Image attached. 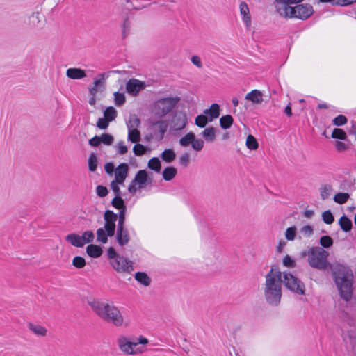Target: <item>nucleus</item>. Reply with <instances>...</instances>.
<instances>
[{
    "mask_svg": "<svg viewBox=\"0 0 356 356\" xmlns=\"http://www.w3.org/2000/svg\"><path fill=\"white\" fill-rule=\"evenodd\" d=\"M330 268L340 297L344 301L349 302L353 295L354 275L351 268L339 262L331 264Z\"/></svg>",
    "mask_w": 356,
    "mask_h": 356,
    "instance_id": "f257e3e1",
    "label": "nucleus"
},
{
    "mask_svg": "<svg viewBox=\"0 0 356 356\" xmlns=\"http://www.w3.org/2000/svg\"><path fill=\"white\" fill-rule=\"evenodd\" d=\"M303 0H275L276 8L279 14L284 17L298 18L302 20L308 19L314 13L313 7L307 3L296 4Z\"/></svg>",
    "mask_w": 356,
    "mask_h": 356,
    "instance_id": "f03ea898",
    "label": "nucleus"
},
{
    "mask_svg": "<svg viewBox=\"0 0 356 356\" xmlns=\"http://www.w3.org/2000/svg\"><path fill=\"white\" fill-rule=\"evenodd\" d=\"M88 304L96 315L104 321L117 327L123 325L124 318L118 308L113 305L95 298L88 300Z\"/></svg>",
    "mask_w": 356,
    "mask_h": 356,
    "instance_id": "7ed1b4c3",
    "label": "nucleus"
},
{
    "mask_svg": "<svg viewBox=\"0 0 356 356\" xmlns=\"http://www.w3.org/2000/svg\"><path fill=\"white\" fill-rule=\"evenodd\" d=\"M301 256L302 257H307L309 265L318 270H326L331 266L327 260L328 252L319 246L309 248L307 250L302 252Z\"/></svg>",
    "mask_w": 356,
    "mask_h": 356,
    "instance_id": "20e7f679",
    "label": "nucleus"
},
{
    "mask_svg": "<svg viewBox=\"0 0 356 356\" xmlns=\"http://www.w3.org/2000/svg\"><path fill=\"white\" fill-rule=\"evenodd\" d=\"M282 284L277 276L271 277L270 274L266 275L264 295L268 303L277 305L282 297Z\"/></svg>",
    "mask_w": 356,
    "mask_h": 356,
    "instance_id": "39448f33",
    "label": "nucleus"
},
{
    "mask_svg": "<svg viewBox=\"0 0 356 356\" xmlns=\"http://www.w3.org/2000/svg\"><path fill=\"white\" fill-rule=\"evenodd\" d=\"M180 101L179 97L161 98L154 102L150 108L152 114L161 119L170 113Z\"/></svg>",
    "mask_w": 356,
    "mask_h": 356,
    "instance_id": "423d86ee",
    "label": "nucleus"
},
{
    "mask_svg": "<svg viewBox=\"0 0 356 356\" xmlns=\"http://www.w3.org/2000/svg\"><path fill=\"white\" fill-rule=\"evenodd\" d=\"M147 343V339L143 336H140L134 341H129L128 338L124 336H121L118 339V344L120 349L129 355H136L143 353L145 348L142 346H138V345H145Z\"/></svg>",
    "mask_w": 356,
    "mask_h": 356,
    "instance_id": "0eeeda50",
    "label": "nucleus"
},
{
    "mask_svg": "<svg viewBox=\"0 0 356 356\" xmlns=\"http://www.w3.org/2000/svg\"><path fill=\"white\" fill-rule=\"evenodd\" d=\"M283 278L282 283L287 289L299 295L305 294V284L297 277L290 273H283Z\"/></svg>",
    "mask_w": 356,
    "mask_h": 356,
    "instance_id": "6e6552de",
    "label": "nucleus"
},
{
    "mask_svg": "<svg viewBox=\"0 0 356 356\" xmlns=\"http://www.w3.org/2000/svg\"><path fill=\"white\" fill-rule=\"evenodd\" d=\"M168 123L166 120H158L151 122L149 129L152 132V136L159 140H161L164 138V135L167 131Z\"/></svg>",
    "mask_w": 356,
    "mask_h": 356,
    "instance_id": "1a4fd4ad",
    "label": "nucleus"
},
{
    "mask_svg": "<svg viewBox=\"0 0 356 356\" xmlns=\"http://www.w3.org/2000/svg\"><path fill=\"white\" fill-rule=\"evenodd\" d=\"M110 263L118 273H131L134 270L132 262L120 255L115 259L111 260Z\"/></svg>",
    "mask_w": 356,
    "mask_h": 356,
    "instance_id": "9d476101",
    "label": "nucleus"
},
{
    "mask_svg": "<svg viewBox=\"0 0 356 356\" xmlns=\"http://www.w3.org/2000/svg\"><path fill=\"white\" fill-rule=\"evenodd\" d=\"M104 219L105 220V230L108 232L109 237L113 236L116 228L115 222L118 220V215L113 211L108 209L104 212Z\"/></svg>",
    "mask_w": 356,
    "mask_h": 356,
    "instance_id": "9b49d317",
    "label": "nucleus"
},
{
    "mask_svg": "<svg viewBox=\"0 0 356 356\" xmlns=\"http://www.w3.org/2000/svg\"><path fill=\"white\" fill-rule=\"evenodd\" d=\"M145 87V82L136 79H130L126 83L127 92L134 97L137 96L139 92L144 90Z\"/></svg>",
    "mask_w": 356,
    "mask_h": 356,
    "instance_id": "f8f14e48",
    "label": "nucleus"
},
{
    "mask_svg": "<svg viewBox=\"0 0 356 356\" xmlns=\"http://www.w3.org/2000/svg\"><path fill=\"white\" fill-rule=\"evenodd\" d=\"M171 122L173 129L176 131L181 130L187 123L186 115L183 112L176 111L173 115Z\"/></svg>",
    "mask_w": 356,
    "mask_h": 356,
    "instance_id": "ddd939ff",
    "label": "nucleus"
},
{
    "mask_svg": "<svg viewBox=\"0 0 356 356\" xmlns=\"http://www.w3.org/2000/svg\"><path fill=\"white\" fill-rule=\"evenodd\" d=\"M152 179L148 178L147 172L145 170H140L136 174L133 183L138 184L139 188H144L147 184H152Z\"/></svg>",
    "mask_w": 356,
    "mask_h": 356,
    "instance_id": "4468645a",
    "label": "nucleus"
},
{
    "mask_svg": "<svg viewBox=\"0 0 356 356\" xmlns=\"http://www.w3.org/2000/svg\"><path fill=\"white\" fill-rule=\"evenodd\" d=\"M116 239L120 246H124L129 242V233L124 226L117 227Z\"/></svg>",
    "mask_w": 356,
    "mask_h": 356,
    "instance_id": "2eb2a0df",
    "label": "nucleus"
},
{
    "mask_svg": "<svg viewBox=\"0 0 356 356\" xmlns=\"http://www.w3.org/2000/svg\"><path fill=\"white\" fill-rule=\"evenodd\" d=\"M129 170V166L127 163H120L115 170V179L118 181L120 184H122L127 177Z\"/></svg>",
    "mask_w": 356,
    "mask_h": 356,
    "instance_id": "dca6fc26",
    "label": "nucleus"
},
{
    "mask_svg": "<svg viewBox=\"0 0 356 356\" xmlns=\"http://www.w3.org/2000/svg\"><path fill=\"white\" fill-rule=\"evenodd\" d=\"M66 76L71 79H81L86 76V73L81 68L70 67L67 70Z\"/></svg>",
    "mask_w": 356,
    "mask_h": 356,
    "instance_id": "f3484780",
    "label": "nucleus"
},
{
    "mask_svg": "<svg viewBox=\"0 0 356 356\" xmlns=\"http://www.w3.org/2000/svg\"><path fill=\"white\" fill-rule=\"evenodd\" d=\"M239 8L243 23L247 27H249L251 24V16L247 3L244 1L241 2Z\"/></svg>",
    "mask_w": 356,
    "mask_h": 356,
    "instance_id": "a211bd4d",
    "label": "nucleus"
},
{
    "mask_svg": "<svg viewBox=\"0 0 356 356\" xmlns=\"http://www.w3.org/2000/svg\"><path fill=\"white\" fill-rule=\"evenodd\" d=\"M204 115L206 116L209 115V122H212L213 119H216L220 115V106L218 104H211V107L204 111Z\"/></svg>",
    "mask_w": 356,
    "mask_h": 356,
    "instance_id": "6ab92c4d",
    "label": "nucleus"
},
{
    "mask_svg": "<svg viewBox=\"0 0 356 356\" xmlns=\"http://www.w3.org/2000/svg\"><path fill=\"white\" fill-rule=\"evenodd\" d=\"M245 99L254 104H261L263 101L262 93L260 90H253L245 95Z\"/></svg>",
    "mask_w": 356,
    "mask_h": 356,
    "instance_id": "aec40b11",
    "label": "nucleus"
},
{
    "mask_svg": "<svg viewBox=\"0 0 356 356\" xmlns=\"http://www.w3.org/2000/svg\"><path fill=\"white\" fill-rule=\"evenodd\" d=\"M87 254L92 258H98L102 254V250L100 246L94 244H90L86 248Z\"/></svg>",
    "mask_w": 356,
    "mask_h": 356,
    "instance_id": "412c9836",
    "label": "nucleus"
},
{
    "mask_svg": "<svg viewBox=\"0 0 356 356\" xmlns=\"http://www.w3.org/2000/svg\"><path fill=\"white\" fill-rule=\"evenodd\" d=\"M66 241L71 243L72 245L81 248L83 246V243L82 242L81 236H79L77 234L72 233L68 234L66 238Z\"/></svg>",
    "mask_w": 356,
    "mask_h": 356,
    "instance_id": "4be33fe9",
    "label": "nucleus"
},
{
    "mask_svg": "<svg viewBox=\"0 0 356 356\" xmlns=\"http://www.w3.org/2000/svg\"><path fill=\"white\" fill-rule=\"evenodd\" d=\"M200 135L207 142L213 143L216 139V129L213 127H208Z\"/></svg>",
    "mask_w": 356,
    "mask_h": 356,
    "instance_id": "5701e85b",
    "label": "nucleus"
},
{
    "mask_svg": "<svg viewBox=\"0 0 356 356\" xmlns=\"http://www.w3.org/2000/svg\"><path fill=\"white\" fill-rule=\"evenodd\" d=\"M177 173V170L172 166H168L164 168L162 172L164 180L169 181L173 179Z\"/></svg>",
    "mask_w": 356,
    "mask_h": 356,
    "instance_id": "b1692460",
    "label": "nucleus"
},
{
    "mask_svg": "<svg viewBox=\"0 0 356 356\" xmlns=\"http://www.w3.org/2000/svg\"><path fill=\"white\" fill-rule=\"evenodd\" d=\"M134 277L137 282L145 286H148L151 284V278L144 272L136 273Z\"/></svg>",
    "mask_w": 356,
    "mask_h": 356,
    "instance_id": "393cba45",
    "label": "nucleus"
},
{
    "mask_svg": "<svg viewBox=\"0 0 356 356\" xmlns=\"http://www.w3.org/2000/svg\"><path fill=\"white\" fill-rule=\"evenodd\" d=\"M339 224L340 225L341 229L345 232H348L351 230L353 227V222L351 220H350L346 216H342L339 220Z\"/></svg>",
    "mask_w": 356,
    "mask_h": 356,
    "instance_id": "a878e982",
    "label": "nucleus"
},
{
    "mask_svg": "<svg viewBox=\"0 0 356 356\" xmlns=\"http://www.w3.org/2000/svg\"><path fill=\"white\" fill-rule=\"evenodd\" d=\"M161 158L166 163H172L176 158V154L172 149H166L161 154Z\"/></svg>",
    "mask_w": 356,
    "mask_h": 356,
    "instance_id": "bb28decb",
    "label": "nucleus"
},
{
    "mask_svg": "<svg viewBox=\"0 0 356 356\" xmlns=\"http://www.w3.org/2000/svg\"><path fill=\"white\" fill-rule=\"evenodd\" d=\"M140 120L136 115L132 114L129 115V121L127 123L128 129H138L140 125Z\"/></svg>",
    "mask_w": 356,
    "mask_h": 356,
    "instance_id": "cd10ccee",
    "label": "nucleus"
},
{
    "mask_svg": "<svg viewBox=\"0 0 356 356\" xmlns=\"http://www.w3.org/2000/svg\"><path fill=\"white\" fill-rule=\"evenodd\" d=\"M234 122V119L231 115H225L220 118V125L222 129H227L231 127Z\"/></svg>",
    "mask_w": 356,
    "mask_h": 356,
    "instance_id": "c85d7f7f",
    "label": "nucleus"
},
{
    "mask_svg": "<svg viewBox=\"0 0 356 356\" xmlns=\"http://www.w3.org/2000/svg\"><path fill=\"white\" fill-rule=\"evenodd\" d=\"M29 328L36 335L44 337L47 334V329L40 325H34L33 323L29 324Z\"/></svg>",
    "mask_w": 356,
    "mask_h": 356,
    "instance_id": "c756f323",
    "label": "nucleus"
},
{
    "mask_svg": "<svg viewBox=\"0 0 356 356\" xmlns=\"http://www.w3.org/2000/svg\"><path fill=\"white\" fill-rule=\"evenodd\" d=\"M195 136V134L193 132H189L186 134L184 136L179 139V145L181 147H188L189 145H191L193 143V138Z\"/></svg>",
    "mask_w": 356,
    "mask_h": 356,
    "instance_id": "7c9ffc66",
    "label": "nucleus"
},
{
    "mask_svg": "<svg viewBox=\"0 0 356 356\" xmlns=\"http://www.w3.org/2000/svg\"><path fill=\"white\" fill-rule=\"evenodd\" d=\"M147 166L149 169L154 170L156 172H159L161 169V163L159 158L153 157L152 158L147 164Z\"/></svg>",
    "mask_w": 356,
    "mask_h": 356,
    "instance_id": "2f4dec72",
    "label": "nucleus"
},
{
    "mask_svg": "<svg viewBox=\"0 0 356 356\" xmlns=\"http://www.w3.org/2000/svg\"><path fill=\"white\" fill-rule=\"evenodd\" d=\"M104 117L109 122H112L117 117V111L113 106H108L104 111Z\"/></svg>",
    "mask_w": 356,
    "mask_h": 356,
    "instance_id": "473e14b6",
    "label": "nucleus"
},
{
    "mask_svg": "<svg viewBox=\"0 0 356 356\" xmlns=\"http://www.w3.org/2000/svg\"><path fill=\"white\" fill-rule=\"evenodd\" d=\"M128 140L138 143L140 140V132L138 129H128Z\"/></svg>",
    "mask_w": 356,
    "mask_h": 356,
    "instance_id": "72a5a7b5",
    "label": "nucleus"
},
{
    "mask_svg": "<svg viewBox=\"0 0 356 356\" xmlns=\"http://www.w3.org/2000/svg\"><path fill=\"white\" fill-rule=\"evenodd\" d=\"M108 232L104 228H99L97 230V241L104 244L106 243L108 237Z\"/></svg>",
    "mask_w": 356,
    "mask_h": 356,
    "instance_id": "f704fd0d",
    "label": "nucleus"
},
{
    "mask_svg": "<svg viewBox=\"0 0 356 356\" xmlns=\"http://www.w3.org/2000/svg\"><path fill=\"white\" fill-rule=\"evenodd\" d=\"M111 204L113 207L119 210L127 209V207L122 196L115 197L111 201Z\"/></svg>",
    "mask_w": 356,
    "mask_h": 356,
    "instance_id": "c9c22d12",
    "label": "nucleus"
},
{
    "mask_svg": "<svg viewBox=\"0 0 356 356\" xmlns=\"http://www.w3.org/2000/svg\"><path fill=\"white\" fill-rule=\"evenodd\" d=\"M246 146L249 149L255 150L258 148L259 144L257 139L252 135L250 134L246 138Z\"/></svg>",
    "mask_w": 356,
    "mask_h": 356,
    "instance_id": "e433bc0d",
    "label": "nucleus"
},
{
    "mask_svg": "<svg viewBox=\"0 0 356 356\" xmlns=\"http://www.w3.org/2000/svg\"><path fill=\"white\" fill-rule=\"evenodd\" d=\"M208 122H209V119L208 118L207 116H206L204 114L197 115L195 120V125H197V127H199L200 128L205 127L206 125L207 124Z\"/></svg>",
    "mask_w": 356,
    "mask_h": 356,
    "instance_id": "4c0bfd02",
    "label": "nucleus"
},
{
    "mask_svg": "<svg viewBox=\"0 0 356 356\" xmlns=\"http://www.w3.org/2000/svg\"><path fill=\"white\" fill-rule=\"evenodd\" d=\"M350 195L348 193H338L334 196V201L336 203L342 204L347 202L349 199Z\"/></svg>",
    "mask_w": 356,
    "mask_h": 356,
    "instance_id": "58836bf2",
    "label": "nucleus"
},
{
    "mask_svg": "<svg viewBox=\"0 0 356 356\" xmlns=\"http://www.w3.org/2000/svg\"><path fill=\"white\" fill-rule=\"evenodd\" d=\"M332 138L338 140H346L347 138L346 133L339 128H334L332 133Z\"/></svg>",
    "mask_w": 356,
    "mask_h": 356,
    "instance_id": "ea45409f",
    "label": "nucleus"
},
{
    "mask_svg": "<svg viewBox=\"0 0 356 356\" xmlns=\"http://www.w3.org/2000/svg\"><path fill=\"white\" fill-rule=\"evenodd\" d=\"M319 244L323 249L329 248L333 245V239L330 236H323L319 239Z\"/></svg>",
    "mask_w": 356,
    "mask_h": 356,
    "instance_id": "a19ab883",
    "label": "nucleus"
},
{
    "mask_svg": "<svg viewBox=\"0 0 356 356\" xmlns=\"http://www.w3.org/2000/svg\"><path fill=\"white\" fill-rule=\"evenodd\" d=\"M104 89H102V86L99 84V81H93V86L88 88L89 94L90 96H96L98 92H102Z\"/></svg>",
    "mask_w": 356,
    "mask_h": 356,
    "instance_id": "79ce46f5",
    "label": "nucleus"
},
{
    "mask_svg": "<svg viewBox=\"0 0 356 356\" xmlns=\"http://www.w3.org/2000/svg\"><path fill=\"white\" fill-rule=\"evenodd\" d=\"M148 150H149V148L138 143H136V144L133 147V152L134 154L139 156L145 154Z\"/></svg>",
    "mask_w": 356,
    "mask_h": 356,
    "instance_id": "37998d69",
    "label": "nucleus"
},
{
    "mask_svg": "<svg viewBox=\"0 0 356 356\" xmlns=\"http://www.w3.org/2000/svg\"><path fill=\"white\" fill-rule=\"evenodd\" d=\"M97 168V158L95 153H91L88 158V169L91 172L96 170Z\"/></svg>",
    "mask_w": 356,
    "mask_h": 356,
    "instance_id": "c03bdc74",
    "label": "nucleus"
},
{
    "mask_svg": "<svg viewBox=\"0 0 356 356\" xmlns=\"http://www.w3.org/2000/svg\"><path fill=\"white\" fill-rule=\"evenodd\" d=\"M118 72V70L109 71L108 72L101 73L98 75L99 79H95L94 81H99V84L102 86V89L105 88V80L109 77L111 73Z\"/></svg>",
    "mask_w": 356,
    "mask_h": 356,
    "instance_id": "a18cd8bd",
    "label": "nucleus"
},
{
    "mask_svg": "<svg viewBox=\"0 0 356 356\" xmlns=\"http://www.w3.org/2000/svg\"><path fill=\"white\" fill-rule=\"evenodd\" d=\"M113 95H114L115 104L117 106H121L125 103L126 98H125L124 93L115 92H114Z\"/></svg>",
    "mask_w": 356,
    "mask_h": 356,
    "instance_id": "49530a36",
    "label": "nucleus"
},
{
    "mask_svg": "<svg viewBox=\"0 0 356 356\" xmlns=\"http://www.w3.org/2000/svg\"><path fill=\"white\" fill-rule=\"evenodd\" d=\"M81 238L84 245L86 243L92 242L94 241L95 236L92 231H86L83 233Z\"/></svg>",
    "mask_w": 356,
    "mask_h": 356,
    "instance_id": "de8ad7c7",
    "label": "nucleus"
},
{
    "mask_svg": "<svg viewBox=\"0 0 356 356\" xmlns=\"http://www.w3.org/2000/svg\"><path fill=\"white\" fill-rule=\"evenodd\" d=\"M332 191L330 185H324L320 188V195L323 200H326L330 196V193Z\"/></svg>",
    "mask_w": 356,
    "mask_h": 356,
    "instance_id": "09e8293b",
    "label": "nucleus"
},
{
    "mask_svg": "<svg viewBox=\"0 0 356 356\" xmlns=\"http://www.w3.org/2000/svg\"><path fill=\"white\" fill-rule=\"evenodd\" d=\"M348 119L343 115H339L332 120V124L335 126L340 127L347 123Z\"/></svg>",
    "mask_w": 356,
    "mask_h": 356,
    "instance_id": "8fccbe9b",
    "label": "nucleus"
},
{
    "mask_svg": "<svg viewBox=\"0 0 356 356\" xmlns=\"http://www.w3.org/2000/svg\"><path fill=\"white\" fill-rule=\"evenodd\" d=\"M322 218L324 222L327 225L332 224L334 220V216L330 210L323 212Z\"/></svg>",
    "mask_w": 356,
    "mask_h": 356,
    "instance_id": "3c124183",
    "label": "nucleus"
},
{
    "mask_svg": "<svg viewBox=\"0 0 356 356\" xmlns=\"http://www.w3.org/2000/svg\"><path fill=\"white\" fill-rule=\"evenodd\" d=\"M204 143L203 140L196 138L195 136L191 146L194 150L199 152L204 147Z\"/></svg>",
    "mask_w": 356,
    "mask_h": 356,
    "instance_id": "603ef678",
    "label": "nucleus"
},
{
    "mask_svg": "<svg viewBox=\"0 0 356 356\" xmlns=\"http://www.w3.org/2000/svg\"><path fill=\"white\" fill-rule=\"evenodd\" d=\"M72 265L77 268H82L86 266V260L82 257L76 256L72 260Z\"/></svg>",
    "mask_w": 356,
    "mask_h": 356,
    "instance_id": "864d4df0",
    "label": "nucleus"
},
{
    "mask_svg": "<svg viewBox=\"0 0 356 356\" xmlns=\"http://www.w3.org/2000/svg\"><path fill=\"white\" fill-rule=\"evenodd\" d=\"M101 143L106 145H111L113 143V137L109 134H103L100 136Z\"/></svg>",
    "mask_w": 356,
    "mask_h": 356,
    "instance_id": "5fc2aeb1",
    "label": "nucleus"
},
{
    "mask_svg": "<svg viewBox=\"0 0 356 356\" xmlns=\"http://www.w3.org/2000/svg\"><path fill=\"white\" fill-rule=\"evenodd\" d=\"M268 274H270L271 277H276V276H277L279 278V281L282 282V273L280 270L279 267L277 266H272L270 268V270L268 273Z\"/></svg>",
    "mask_w": 356,
    "mask_h": 356,
    "instance_id": "6e6d98bb",
    "label": "nucleus"
},
{
    "mask_svg": "<svg viewBox=\"0 0 356 356\" xmlns=\"http://www.w3.org/2000/svg\"><path fill=\"white\" fill-rule=\"evenodd\" d=\"M322 3H330L333 6H348L351 1L347 0H319Z\"/></svg>",
    "mask_w": 356,
    "mask_h": 356,
    "instance_id": "4d7b16f0",
    "label": "nucleus"
},
{
    "mask_svg": "<svg viewBox=\"0 0 356 356\" xmlns=\"http://www.w3.org/2000/svg\"><path fill=\"white\" fill-rule=\"evenodd\" d=\"M30 23L32 24L33 26H39L41 25L40 24V15L39 13H33L29 17Z\"/></svg>",
    "mask_w": 356,
    "mask_h": 356,
    "instance_id": "13d9d810",
    "label": "nucleus"
},
{
    "mask_svg": "<svg viewBox=\"0 0 356 356\" xmlns=\"http://www.w3.org/2000/svg\"><path fill=\"white\" fill-rule=\"evenodd\" d=\"M296 234V227H288L285 232V237L288 241H293Z\"/></svg>",
    "mask_w": 356,
    "mask_h": 356,
    "instance_id": "bf43d9fd",
    "label": "nucleus"
},
{
    "mask_svg": "<svg viewBox=\"0 0 356 356\" xmlns=\"http://www.w3.org/2000/svg\"><path fill=\"white\" fill-rule=\"evenodd\" d=\"M126 212L127 209L120 210L119 215L118 216V226L117 227H122L124 226L125 219H126Z\"/></svg>",
    "mask_w": 356,
    "mask_h": 356,
    "instance_id": "052dcab7",
    "label": "nucleus"
},
{
    "mask_svg": "<svg viewBox=\"0 0 356 356\" xmlns=\"http://www.w3.org/2000/svg\"><path fill=\"white\" fill-rule=\"evenodd\" d=\"M131 28V22L128 17L126 18L122 24V38H124L129 34Z\"/></svg>",
    "mask_w": 356,
    "mask_h": 356,
    "instance_id": "680f3d73",
    "label": "nucleus"
},
{
    "mask_svg": "<svg viewBox=\"0 0 356 356\" xmlns=\"http://www.w3.org/2000/svg\"><path fill=\"white\" fill-rule=\"evenodd\" d=\"M120 184L118 181L113 180L111 183V188L115 194V197L121 196L122 193L118 185Z\"/></svg>",
    "mask_w": 356,
    "mask_h": 356,
    "instance_id": "e2e57ef3",
    "label": "nucleus"
},
{
    "mask_svg": "<svg viewBox=\"0 0 356 356\" xmlns=\"http://www.w3.org/2000/svg\"><path fill=\"white\" fill-rule=\"evenodd\" d=\"M282 262L283 265L288 268H294L296 266L295 261L289 255H286L283 258Z\"/></svg>",
    "mask_w": 356,
    "mask_h": 356,
    "instance_id": "0e129e2a",
    "label": "nucleus"
},
{
    "mask_svg": "<svg viewBox=\"0 0 356 356\" xmlns=\"http://www.w3.org/2000/svg\"><path fill=\"white\" fill-rule=\"evenodd\" d=\"M109 121L104 118H100L97 122V127L100 129H106L109 125Z\"/></svg>",
    "mask_w": 356,
    "mask_h": 356,
    "instance_id": "69168bd1",
    "label": "nucleus"
},
{
    "mask_svg": "<svg viewBox=\"0 0 356 356\" xmlns=\"http://www.w3.org/2000/svg\"><path fill=\"white\" fill-rule=\"evenodd\" d=\"M190 163V156L188 153H184L179 158V163L184 168H187Z\"/></svg>",
    "mask_w": 356,
    "mask_h": 356,
    "instance_id": "338daca9",
    "label": "nucleus"
},
{
    "mask_svg": "<svg viewBox=\"0 0 356 356\" xmlns=\"http://www.w3.org/2000/svg\"><path fill=\"white\" fill-rule=\"evenodd\" d=\"M97 195L100 197H104L107 195L108 191L106 186L98 185L96 188Z\"/></svg>",
    "mask_w": 356,
    "mask_h": 356,
    "instance_id": "774afa93",
    "label": "nucleus"
}]
</instances>
